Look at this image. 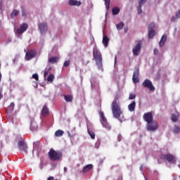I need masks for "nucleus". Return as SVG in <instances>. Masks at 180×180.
I'll return each instance as SVG.
<instances>
[{"mask_svg":"<svg viewBox=\"0 0 180 180\" xmlns=\"http://www.w3.org/2000/svg\"><path fill=\"white\" fill-rule=\"evenodd\" d=\"M93 60H95L98 70H102V54L96 46L93 49Z\"/></svg>","mask_w":180,"mask_h":180,"instance_id":"1","label":"nucleus"},{"mask_svg":"<svg viewBox=\"0 0 180 180\" xmlns=\"http://www.w3.org/2000/svg\"><path fill=\"white\" fill-rule=\"evenodd\" d=\"M48 157L51 161H61L63 160V152L51 148L48 153Z\"/></svg>","mask_w":180,"mask_h":180,"instance_id":"2","label":"nucleus"},{"mask_svg":"<svg viewBox=\"0 0 180 180\" xmlns=\"http://www.w3.org/2000/svg\"><path fill=\"white\" fill-rule=\"evenodd\" d=\"M111 109L114 117L115 119H120V116H122V108H120V105L116 100L112 101L111 104Z\"/></svg>","mask_w":180,"mask_h":180,"instance_id":"3","label":"nucleus"},{"mask_svg":"<svg viewBox=\"0 0 180 180\" xmlns=\"http://www.w3.org/2000/svg\"><path fill=\"white\" fill-rule=\"evenodd\" d=\"M160 160H165L169 164H176V158L172 154H162L160 156Z\"/></svg>","mask_w":180,"mask_h":180,"instance_id":"4","label":"nucleus"},{"mask_svg":"<svg viewBox=\"0 0 180 180\" xmlns=\"http://www.w3.org/2000/svg\"><path fill=\"white\" fill-rule=\"evenodd\" d=\"M99 115L101 118V123L102 126H103L105 129L110 130L112 127H110V124H109V122H108V119H106V117H105V113H103V111H99Z\"/></svg>","mask_w":180,"mask_h":180,"instance_id":"5","label":"nucleus"},{"mask_svg":"<svg viewBox=\"0 0 180 180\" xmlns=\"http://www.w3.org/2000/svg\"><path fill=\"white\" fill-rule=\"evenodd\" d=\"M36 56H37V52L36 51V50L34 49L28 50L25 54V60L26 61H30V60H33V58H34Z\"/></svg>","mask_w":180,"mask_h":180,"instance_id":"6","label":"nucleus"},{"mask_svg":"<svg viewBox=\"0 0 180 180\" xmlns=\"http://www.w3.org/2000/svg\"><path fill=\"white\" fill-rule=\"evenodd\" d=\"M18 149L22 151V153H25V154H27V144L25 143V141L21 140L18 143Z\"/></svg>","mask_w":180,"mask_h":180,"instance_id":"7","label":"nucleus"},{"mask_svg":"<svg viewBox=\"0 0 180 180\" xmlns=\"http://www.w3.org/2000/svg\"><path fill=\"white\" fill-rule=\"evenodd\" d=\"M158 129V123L155 121H153L147 124V130L148 131H155Z\"/></svg>","mask_w":180,"mask_h":180,"instance_id":"8","label":"nucleus"},{"mask_svg":"<svg viewBox=\"0 0 180 180\" xmlns=\"http://www.w3.org/2000/svg\"><path fill=\"white\" fill-rule=\"evenodd\" d=\"M29 28V25L27 23L22 24L19 28L17 29L16 33L17 34H23L25 32H26L27 29Z\"/></svg>","mask_w":180,"mask_h":180,"instance_id":"9","label":"nucleus"},{"mask_svg":"<svg viewBox=\"0 0 180 180\" xmlns=\"http://www.w3.org/2000/svg\"><path fill=\"white\" fill-rule=\"evenodd\" d=\"M143 86H144L145 88H148L150 91H155V87L153 86V82H151L150 79H146V80H144V82H143Z\"/></svg>","mask_w":180,"mask_h":180,"instance_id":"10","label":"nucleus"},{"mask_svg":"<svg viewBox=\"0 0 180 180\" xmlns=\"http://www.w3.org/2000/svg\"><path fill=\"white\" fill-rule=\"evenodd\" d=\"M139 75H140V70L137 68L134 70L133 77H132V81L134 84H137L138 82H140V79H139Z\"/></svg>","mask_w":180,"mask_h":180,"instance_id":"11","label":"nucleus"},{"mask_svg":"<svg viewBox=\"0 0 180 180\" xmlns=\"http://www.w3.org/2000/svg\"><path fill=\"white\" fill-rule=\"evenodd\" d=\"M141 51V41H139L138 44L133 48L132 52L134 56H139V53Z\"/></svg>","mask_w":180,"mask_h":180,"instance_id":"12","label":"nucleus"},{"mask_svg":"<svg viewBox=\"0 0 180 180\" xmlns=\"http://www.w3.org/2000/svg\"><path fill=\"white\" fill-rule=\"evenodd\" d=\"M153 113L152 112H146L143 115V120H145V122L148 123H153Z\"/></svg>","mask_w":180,"mask_h":180,"instance_id":"13","label":"nucleus"},{"mask_svg":"<svg viewBox=\"0 0 180 180\" xmlns=\"http://www.w3.org/2000/svg\"><path fill=\"white\" fill-rule=\"evenodd\" d=\"M38 27L41 34L47 32V23L46 22L39 23Z\"/></svg>","mask_w":180,"mask_h":180,"instance_id":"14","label":"nucleus"},{"mask_svg":"<svg viewBox=\"0 0 180 180\" xmlns=\"http://www.w3.org/2000/svg\"><path fill=\"white\" fill-rule=\"evenodd\" d=\"M39 129V125H37V123L34 120H31V124H30V130L34 131V130H37Z\"/></svg>","mask_w":180,"mask_h":180,"instance_id":"15","label":"nucleus"},{"mask_svg":"<svg viewBox=\"0 0 180 180\" xmlns=\"http://www.w3.org/2000/svg\"><path fill=\"white\" fill-rule=\"evenodd\" d=\"M58 57L53 56L49 58L48 63H49V64H57V63H58Z\"/></svg>","mask_w":180,"mask_h":180,"instance_id":"16","label":"nucleus"},{"mask_svg":"<svg viewBox=\"0 0 180 180\" xmlns=\"http://www.w3.org/2000/svg\"><path fill=\"white\" fill-rule=\"evenodd\" d=\"M145 2H147V0H140L139 1V6L137 7V11H138L139 15H140V13H141L143 12V11L141 10V6L144 5Z\"/></svg>","mask_w":180,"mask_h":180,"instance_id":"17","label":"nucleus"},{"mask_svg":"<svg viewBox=\"0 0 180 180\" xmlns=\"http://www.w3.org/2000/svg\"><path fill=\"white\" fill-rule=\"evenodd\" d=\"M165 41H167V34H166L162 35V37L159 42L160 47H164V45L165 44Z\"/></svg>","mask_w":180,"mask_h":180,"instance_id":"18","label":"nucleus"},{"mask_svg":"<svg viewBox=\"0 0 180 180\" xmlns=\"http://www.w3.org/2000/svg\"><path fill=\"white\" fill-rule=\"evenodd\" d=\"M69 5H70L71 6H80L81 1H78L77 0H70Z\"/></svg>","mask_w":180,"mask_h":180,"instance_id":"19","label":"nucleus"},{"mask_svg":"<svg viewBox=\"0 0 180 180\" xmlns=\"http://www.w3.org/2000/svg\"><path fill=\"white\" fill-rule=\"evenodd\" d=\"M128 110L129 112H134L136 110V101H132L131 103L128 105Z\"/></svg>","mask_w":180,"mask_h":180,"instance_id":"20","label":"nucleus"},{"mask_svg":"<svg viewBox=\"0 0 180 180\" xmlns=\"http://www.w3.org/2000/svg\"><path fill=\"white\" fill-rule=\"evenodd\" d=\"M63 96H64V99L65 102H72V99H74V97L71 94H69V95L63 94Z\"/></svg>","mask_w":180,"mask_h":180,"instance_id":"21","label":"nucleus"},{"mask_svg":"<svg viewBox=\"0 0 180 180\" xmlns=\"http://www.w3.org/2000/svg\"><path fill=\"white\" fill-rule=\"evenodd\" d=\"M49 108H47V105H44L42 110H41V115L42 116H47V115H49Z\"/></svg>","mask_w":180,"mask_h":180,"instance_id":"22","label":"nucleus"},{"mask_svg":"<svg viewBox=\"0 0 180 180\" xmlns=\"http://www.w3.org/2000/svg\"><path fill=\"white\" fill-rule=\"evenodd\" d=\"M103 44L105 47H108V45L109 44V38L106 35L103 37Z\"/></svg>","mask_w":180,"mask_h":180,"instance_id":"23","label":"nucleus"},{"mask_svg":"<svg viewBox=\"0 0 180 180\" xmlns=\"http://www.w3.org/2000/svg\"><path fill=\"white\" fill-rule=\"evenodd\" d=\"M94 168L93 165H87L83 169V172H88V171H91Z\"/></svg>","mask_w":180,"mask_h":180,"instance_id":"24","label":"nucleus"},{"mask_svg":"<svg viewBox=\"0 0 180 180\" xmlns=\"http://www.w3.org/2000/svg\"><path fill=\"white\" fill-rule=\"evenodd\" d=\"M112 13L114 15H119V13H120V8L118 7L113 8L112 10Z\"/></svg>","mask_w":180,"mask_h":180,"instance_id":"25","label":"nucleus"},{"mask_svg":"<svg viewBox=\"0 0 180 180\" xmlns=\"http://www.w3.org/2000/svg\"><path fill=\"white\" fill-rule=\"evenodd\" d=\"M64 134V131L59 129L55 132L56 137H61Z\"/></svg>","mask_w":180,"mask_h":180,"instance_id":"26","label":"nucleus"},{"mask_svg":"<svg viewBox=\"0 0 180 180\" xmlns=\"http://www.w3.org/2000/svg\"><path fill=\"white\" fill-rule=\"evenodd\" d=\"M19 15V11L18 10H14L11 13V19H13L15 16H18Z\"/></svg>","mask_w":180,"mask_h":180,"instance_id":"27","label":"nucleus"},{"mask_svg":"<svg viewBox=\"0 0 180 180\" xmlns=\"http://www.w3.org/2000/svg\"><path fill=\"white\" fill-rule=\"evenodd\" d=\"M173 133H174V134H178V133H180V127L176 125L174 126Z\"/></svg>","mask_w":180,"mask_h":180,"instance_id":"28","label":"nucleus"},{"mask_svg":"<svg viewBox=\"0 0 180 180\" xmlns=\"http://www.w3.org/2000/svg\"><path fill=\"white\" fill-rule=\"evenodd\" d=\"M116 27H117V30H122V29H123V27H124V23L121 22L116 25Z\"/></svg>","mask_w":180,"mask_h":180,"instance_id":"29","label":"nucleus"},{"mask_svg":"<svg viewBox=\"0 0 180 180\" xmlns=\"http://www.w3.org/2000/svg\"><path fill=\"white\" fill-rule=\"evenodd\" d=\"M15 109V103H11L7 108V110H10V112H13Z\"/></svg>","mask_w":180,"mask_h":180,"instance_id":"30","label":"nucleus"},{"mask_svg":"<svg viewBox=\"0 0 180 180\" xmlns=\"http://www.w3.org/2000/svg\"><path fill=\"white\" fill-rule=\"evenodd\" d=\"M155 36V31L151 30L148 31V39H153Z\"/></svg>","mask_w":180,"mask_h":180,"instance_id":"31","label":"nucleus"},{"mask_svg":"<svg viewBox=\"0 0 180 180\" xmlns=\"http://www.w3.org/2000/svg\"><path fill=\"white\" fill-rule=\"evenodd\" d=\"M54 81V75L50 74L49 77H47V82H53Z\"/></svg>","mask_w":180,"mask_h":180,"instance_id":"32","label":"nucleus"},{"mask_svg":"<svg viewBox=\"0 0 180 180\" xmlns=\"http://www.w3.org/2000/svg\"><path fill=\"white\" fill-rule=\"evenodd\" d=\"M105 1V5L107 11H109V8H110V0H104Z\"/></svg>","mask_w":180,"mask_h":180,"instance_id":"33","label":"nucleus"},{"mask_svg":"<svg viewBox=\"0 0 180 180\" xmlns=\"http://www.w3.org/2000/svg\"><path fill=\"white\" fill-rule=\"evenodd\" d=\"M87 132L89 133L91 139H92V140H95V132L90 131L89 129L87 130Z\"/></svg>","mask_w":180,"mask_h":180,"instance_id":"34","label":"nucleus"},{"mask_svg":"<svg viewBox=\"0 0 180 180\" xmlns=\"http://www.w3.org/2000/svg\"><path fill=\"white\" fill-rule=\"evenodd\" d=\"M154 27H155V24L150 22L148 25V31L154 30Z\"/></svg>","mask_w":180,"mask_h":180,"instance_id":"35","label":"nucleus"},{"mask_svg":"<svg viewBox=\"0 0 180 180\" xmlns=\"http://www.w3.org/2000/svg\"><path fill=\"white\" fill-rule=\"evenodd\" d=\"M171 117H172V122H178V115H177L172 114Z\"/></svg>","mask_w":180,"mask_h":180,"instance_id":"36","label":"nucleus"},{"mask_svg":"<svg viewBox=\"0 0 180 180\" xmlns=\"http://www.w3.org/2000/svg\"><path fill=\"white\" fill-rule=\"evenodd\" d=\"M70 64H71L70 60H65L64 64H63V67H69Z\"/></svg>","mask_w":180,"mask_h":180,"instance_id":"37","label":"nucleus"},{"mask_svg":"<svg viewBox=\"0 0 180 180\" xmlns=\"http://www.w3.org/2000/svg\"><path fill=\"white\" fill-rule=\"evenodd\" d=\"M32 78L36 79L37 81H39V75L37 73H34L32 75Z\"/></svg>","mask_w":180,"mask_h":180,"instance_id":"38","label":"nucleus"},{"mask_svg":"<svg viewBox=\"0 0 180 180\" xmlns=\"http://www.w3.org/2000/svg\"><path fill=\"white\" fill-rule=\"evenodd\" d=\"M7 119H8V120H9V122H11V123H13V116L8 115V116H7Z\"/></svg>","mask_w":180,"mask_h":180,"instance_id":"39","label":"nucleus"},{"mask_svg":"<svg viewBox=\"0 0 180 180\" xmlns=\"http://www.w3.org/2000/svg\"><path fill=\"white\" fill-rule=\"evenodd\" d=\"M129 99L131 100V99H136V94H130L129 96Z\"/></svg>","mask_w":180,"mask_h":180,"instance_id":"40","label":"nucleus"},{"mask_svg":"<svg viewBox=\"0 0 180 180\" xmlns=\"http://www.w3.org/2000/svg\"><path fill=\"white\" fill-rule=\"evenodd\" d=\"M160 51H158V49H155L153 51V54H155V56H158Z\"/></svg>","mask_w":180,"mask_h":180,"instance_id":"41","label":"nucleus"},{"mask_svg":"<svg viewBox=\"0 0 180 180\" xmlns=\"http://www.w3.org/2000/svg\"><path fill=\"white\" fill-rule=\"evenodd\" d=\"M176 18L177 19H179V18H180V9L176 12Z\"/></svg>","mask_w":180,"mask_h":180,"instance_id":"42","label":"nucleus"},{"mask_svg":"<svg viewBox=\"0 0 180 180\" xmlns=\"http://www.w3.org/2000/svg\"><path fill=\"white\" fill-rule=\"evenodd\" d=\"M3 90L0 89V101L4 98V95L2 94Z\"/></svg>","mask_w":180,"mask_h":180,"instance_id":"43","label":"nucleus"},{"mask_svg":"<svg viewBox=\"0 0 180 180\" xmlns=\"http://www.w3.org/2000/svg\"><path fill=\"white\" fill-rule=\"evenodd\" d=\"M47 75H49V70H45V72L44 73V78H46V77H47Z\"/></svg>","mask_w":180,"mask_h":180,"instance_id":"44","label":"nucleus"},{"mask_svg":"<svg viewBox=\"0 0 180 180\" xmlns=\"http://www.w3.org/2000/svg\"><path fill=\"white\" fill-rule=\"evenodd\" d=\"M12 40L11 39H8L7 41H6V44H9Z\"/></svg>","mask_w":180,"mask_h":180,"instance_id":"45","label":"nucleus"},{"mask_svg":"<svg viewBox=\"0 0 180 180\" xmlns=\"http://www.w3.org/2000/svg\"><path fill=\"white\" fill-rule=\"evenodd\" d=\"M22 16H26V12L22 11Z\"/></svg>","mask_w":180,"mask_h":180,"instance_id":"46","label":"nucleus"},{"mask_svg":"<svg viewBox=\"0 0 180 180\" xmlns=\"http://www.w3.org/2000/svg\"><path fill=\"white\" fill-rule=\"evenodd\" d=\"M171 20L172 22H175V17H172Z\"/></svg>","mask_w":180,"mask_h":180,"instance_id":"47","label":"nucleus"},{"mask_svg":"<svg viewBox=\"0 0 180 180\" xmlns=\"http://www.w3.org/2000/svg\"><path fill=\"white\" fill-rule=\"evenodd\" d=\"M68 170V169L67 167H64V172H67Z\"/></svg>","mask_w":180,"mask_h":180,"instance_id":"48","label":"nucleus"},{"mask_svg":"<svg viewBox=\"0 0 180 180\" xmlns=\"http://www.w3.org/2000/svg\"><path fill=\"white\" fill-rule=\"evenodd\" d=\"M48 71H51V68H49L48 69Z\"/></svg>","mask_w":180,"mask_h":180,"instance_id":"49","label":"nucleus"},{"mask_svg":"<svg viewBox=\"0 0 180 180\" xmlns=\"http://www.w3.org/2000/svg\"><path fill=\"white\" fill-rule=\"evenodd\" d=\"M1 4H2V1L0 0V6H1Z\"/></svg>","mask_w":180,"mask_h":180,"instance_id":"50","label":"nucleus"},{"mask_svg":"<svg viewBox=\"0 0 180 180\" xmlns=\"http://www.w3.org/2000/svg\"><path fill=\"white\" fill-rule=\"evenodd\" d=\"M35 85H36V86H37V83L35 82Z\"/></svg>","mask_w":180,"mask_h":180,"instance_id":"51","label":"nucleus"},{"mask_svg":"<svg viewBox=\"0 0 180 180\" xmlns=\"http://www.w3.org/2000/svg\"><path fill=\"white\" fill-rule=\"evenodd\" d=\"M125 32H127V30H125Z\"/></svg>","mask_w":180,"mask_h":180,"instance_id":"52","label":"nucleus"},{"mask_svg":"<svg viewBox=\"0 0 180 180\" xmlns=\"http://www.w3.org/2000/svg\"><path fill=\"white\" fill-rule=\"evenodd\" d=\"M88 63H89V61L87 62V64H88Z\"/></svg>","mask_w":180,"mask_h":180,"instance_id":"53","label":"nucleus"}]
</instances>
